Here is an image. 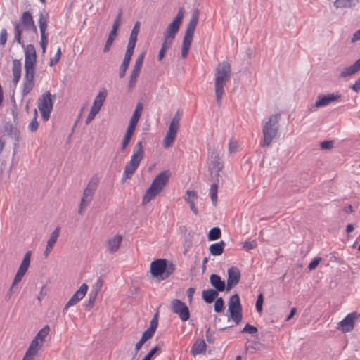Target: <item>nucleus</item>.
I'll list each match as a JSON object with an SVG mask.
<instances>
[{"label": "nucleus", "instance_id": "39", "mask_svg": "<svg viewBox=\"0 0 360 360\" xmlns=\"http://www.w3.org/2000/svg\"><path fill=\"white\" fill-rule=\"evenodd\" d=\"M34 86V81L24 79L22 89V95L23 96L27 95L32 90Z\"/></svg>", "mask_w": 360, "mask_h": 360}, {"label": "nucleus", "instance_id": "9", "mask_svg": "<svg viewBox=\"0 0 360 360\" xmlns=\"http://www.w3.org/2000/svg\"><path fill=\"white\" fill-rule=\"evenodd\" d=\"M56 96H52L49 91H45L37 101L38 108L41 114L42 119L47 121L53 110V100Z\"/></svg>", "mask_w": 360, "mask_h": 360}, {"label": "nucleus", "instance_id": "5", "mask_svg": "<svg viewBox=\"0 0 360 360\" xmlns=\"http://www.w3.org/2000/svg\"><path fill=\"white\" fill-rule=\"evenodd\" d=\"M198 18L199 11L195 9L192 13L184 37L181 53L182 58H186L188 55V50L193 41V37L198 24Z\"/></svg>", "mask_w": 360, "mask_h": 360}, {"label": "nucleus", "instance_id": "15", "mask_svg": "<svg viewBox=\"0 0 360 360\" xmlns=\"http://www.w3.org/2000/svg\"><path fill=\"white\" fill-rule=\"evenodd\" d=\"M176 121H171L166 136L163 140V146L165 148L172 147L176 136L179 126Z\"/></svg>", "mask_w": 360, "mask_h": 360}, {"label": "nucleus", "instance_id": "11", "mask_svg": "<svg viewBox=\"0 0 360 360\" xmlns=\"http://www.w3.org/2000/svg\"><path fill=\"white\" fill-rule=\"evenodd\" d=\"M107 94V90L104 89L102 91H100L96 95L93 103V105L91 106L90 112L86 119V124H89L98 113L106 98Z\"/></svg>", "mask_w": 360, "mask_h": 360}, {"label": "nucleus", "instance_id": "1", "mask_svg": "<svg viewBox=\"0 0 360 360\" xmlns=\"http://www.w3.org/2000/svg\"><path fill=\"white\" fill-rule=\"evenodd\" d=\"M231 76V69L229 63L227 61L219 63L214 72V94L218 106L221 105L224 88L230 81Z\"/></svg>", "mask_w": 360, "mask_h": 360}, {"label": "nucleus", "instance_id": "34", "mask_svg": "<svg viewBox=\"0 0 360 360\" xmlns=\"http://www.w3.org/2000/svg\"><path fill=\"white\" fill-rule=\"evenodd\" d=\"M43 344L41 341L34 338L27 351L37 355L39 350L42 347Z\"/></svg>", "mask_w": 360, "mask_h": 360}, {"label": "nucleus", "instance_id": "57", "mask_svg": "<svg viewBox=\"0 0 360 360\" xmlns=\"http://www.w3.org/2000/svg\"><path fill=\"white\" fill-rule=\"evenodd\" d=\"M159 349V346L157 345L154 347L149 351V352L144 356V358L142 360H151L152 357Z\"/></svg>", "mask_w": 360, "mask_h": 360}, {"label": "nucleus", "instance_id": "49", "mask_svg": "<svg viewBox=\"0 0 360 360\" xmlns=\"http://www.w3.org/2000/svg\"><path fill=\"white\" fill-rule=\"evenodd\" d=\"M37 57H25V68H34Z\"/></svg>", "mask_w": 360, "mask_h": 360}, {"label": "nucleus", "instance_id": "20", "mask_svg": "<svg viewBox=\"0 0 360 360\" xmlns=\"http://www.w3.org/2000/svg\"><path fill=\"white\" fill-rule=\"evenodd\" d=\"M21 22L24 28L27 30H32L35 34L37 33V29L34 25L32 14L29 11L22 13Z\"/></svg>", "mask_w": 360, "mask_h": 360}, {"label": "nucleus", "instance_id": "59", "mask_svg": "<svg viewBox=\"0 0 360 360\" xmlns=\"http://www.w3.org/2000/svg\"><path fill=\"white\" fill-rule=\"evenodd\" d=\"M333 141H324L321 142L320 146L323 150H328L333 148Z\"/></svg>", "mask_w": 360, "mask_h": 360}, {"label": "nucleus", "instance_id": "31", "mask_svg": "<svg viewBox=\"0 0 360 360\" xmlns=\"http://www.w3.org/2000/svg\"><path fill=\"white\" fill-rule=\"evenodd\" d=\"M49 16L45 12H41L39 18V26L41 32V36L46 35V30L47 28Z\"/></svg>", "mask_w": 360, "mask_h": 360}, {"label": "nucleus", "instance_id": "6", "mask_svg": "<svg viewBox=\"0 0 360 360\" xmlns=\"http://www.w3.org/2000/svg\"><path fill=\"white\" fill-rule=\"evenodd\" d=\"M175 270V265L165 259H158L151 262L150 273L162 280L167 278Z\"/></svg>", "mask_w": 360, "mask_h": 360}, {"label": "nucleus", "instance_id": "17", "mask_svg": "<svg viewBox=\"0 0 360 360\" xmlns=\"http://www.w3.org/2000/svg\"><path fill=\"white\" fill-rule=\"evenodd\" d=\"M228 278L226 283V291L229 292L232 288L237 285L240 280L241 274L236 266H231L227 271Z\"/></svg>", "mask_w": 360, "mask_h": 360}, {"label": "nucleus", "instance_id": "22", "mask_svg": "<svg viewBox=\"0 0 360 360\" xmlns=\"http://www.w3.org/2000/svg\"><path fill=\"white\" fill-rule=\"evenodd\" d=\"M209 157L210 159L211 164L217 169V177H219L220 171L223 169V163L220 161L219 153L216 150L209 152Z\"/></svg>", "mask_w": 360, "mask_h": 360}, {"label": "nucleus", "instance_id": "27", "mask_svg": "<svg viewBox=\"0 0 360 360\" xmlns=\"http://www.w3.org/2000/svg\"><path fill=\"white\" fill-rule=\"evenodd\" d=\"M119 27L116 25H112V30L110 32L108 39L105 41L104 48H103V52L107 53L110 51L114 40L115 39L117 35V30Z\"/></svg>", "mask_w": 360, "mask_h": 360}, {"label": "nucleus", "instance_id": "25", "mask_svg": "<svg viewBox=\"0 0 360 360\" xmlns=\"http://www.w3.org/2000/svg\"><path fill=\"white\" fill-rule=\"evenodd\" d=\"M210 282L211 285L214 288V290L217 292H223L224 290H226V285L225 282L221 280V277L215 274H212L210 277Z\"/></svg>", "mask_w": 360, "mask_h": 360}, {"label": "nucleus", "instance_id": "33", "mask_svg": "<svg viewBox=\"0 0 360 360\" xmlns=\"http://www.w3.org/2000/svg\"><path fill=\"white\" fill-rule=\"evenodd\" d=\"M179 25H176V23L171 22L168 27H167V30L164 32V36L167 38H171L174 39L176 33L178 32L179 30Z\"/></svg>", "mask_w": 360, "mask_h": 360}, {"label": "nucleus", "instance_id": "54", "mask_svg": "<svg viewBox=\"0 0 360 360\" xmlns=\"http://www.w3.org/2000/svg\"><path fill=\"white\" fill-rule=\"evenodd\" d=\"M257 332V328L254 326H252L249 323H247L243 329L242 330V333H250V334H255Z\"/></svg>", "mask_w": 360, "mask_h": 360}, {"label": "nucleus", "instance_id": "46", "mask_svg": "<svg viewBox=\"0 0 360 360\" xmlns=\"http://www.w3.org/2000/svg\"><path fill=\"white\" fill-rule=\"evenodd\" d=\"M22 30L18 23L15 24V40L24 46V44L21 40Z\"/></svg>", "mask_w": 360, "mask_h": 360}, {"label": "nucleus", "instance_id": "4", "mask_svg": "<svg viewBox=\"0 0 360 360\" xmlns=\"http://www.w3.org/2000/svg\"><path fill=\"white\" fill-rule=\"evenodd\" d=\"M144 156L142 141H139L133 150L130 160L127 163L122 174V181L131 179Z\"/></svg>", "mask_w": 360, "mask_h": 360}, {"label": "nucleus", "instance_id": "55", "mask_svg": "<svg viewBox=\"0 0 360 360\" xmlns=\"http://www.w3.org/2000/svg\"><path fill=\"white\" fill-rule=\"evenodd\" d=\"M154 333L155 331L148 328L146 330L143 332L141 339L146 342L154 335Z\"/></svg>", "mask_w": 360, "mask_h": 360}, {"label": "nucleus", "instance_id": "24", "mask_svg": "<svg viewBox=\"0 0 360 360\" xmlns=\"http://www.w3.org/2000/svg\"><path fill=\"white\" fill-rule=\"evenodd\" d=\"M22 63L19 59L13 60L12 72L13 75V84L15 86H17L21 77Z\"/></svg>", "mask_w": 360, "mask_h": 360}, {"label": "nucleus", "instance_id": "16", "mask_svg": "<svg viewBox=\"0 0 360 360\" xmlns=\"http://www.w3.org/2000/svg\"><path fill=\"white\" fill-rule=\"evenodd\" d=\"M342 97L339 93H332L326 95L319 94L317 100L314 103V107L316 108L325 107L330 103L338 101Z\"/></svg>", "mask_w": 360, "mask_h": 360}, {"label": "nucleus", "instance_id": "26", "mask_svg": "<svg viewBox=\"0 0 360 360\" xmlns=\"http://www.w3.org/2000/svg\"><path fill=\"white\" fill-rule=\"evenodd\" d=\"M360 70V58L358 59L353 65L347 67L340 72V77L346 78L347 77L354 75Z\"/></svg>", "mask_w": 360, "mask_h": 360}, {"label": "nucleus", "instance_id": "18", "mask_svg": "<svg viewBox=\"0 0 360 360\" xmlns=\"http://www.w3.org/2000/svg\"><path fill=\"white\" fill-rule=\"evenodd\" d=\"M87 290L88 285L86 283H83L65 304L63 311L67 310L70 306H73L79 302L85 296Z\"/></svg>", "mask_w": 360, "mask_h": 360}, {"label": "nucleus", "instance_id": "7", "mask_svg": "<svg viewBox=\"0 0 360 360\" xmlns=\"http://www.w3.org/2000/svg\"><path fill=\"white\" fill-rule=\"evenodd\" d=\"M143 110V104L138 103L136 109L134 111L133 115L130 120L129 124L127 127L126 133L122 141L121 151L124 152L129 145L131 139L134 133L136 124L139 120Z\"/></svg>", "mask_w": 360, "mask_h": 360}, {"label": "nucleus", "instance_id": "21", "mask_svg": "<svg viewBox=\"0 0 360 360\" xmlns=\"http://www.w3.org/2000/svg\"><path fill=\"white\" fill-rule=\"evenodd\" d=\"M122 241V236L121 235H115L112 238L107 240L106 246L108 251L110 254L116 252L119 250Z\"/></svg>", "mask_w": 360, "mask_h": 360}, {"label": "nucleus", "instance_id": "29", "mask_svg": "<svg viewBox=\"0 0 360 360\" xmlns=\"http://www.w3.org/2000/svg\"><path fill=\"white\" fill-rule=\"evenodd\" d=\"M226 245V243L224 240H221L219 243H213L210 245L209 250L211 255L214 256H219L221 255L223 252L224 247Z\"/></svg>", "mask_w": 360, "mask_h": 360}, {"label": "nucleus", "instance_id": "3", "mask_svg": "<svg viewBox=\"0 0 360 360\" xmlns=\"http://www.w3.org/2000/svg\"><path fill=\"white\" fill-rule=\"evenodd\" d=\"M281 113H276L269 116L262 127V139L260 146L262 148H268L271 146L273 140L277 136L279 130V120Z\"/></svg>", "mask_w": 360, "mask_h": 360}, {"label": "nucleus", "instance_id": "63", "mask_svg": "<svg viewBox=\"0 0 360 360\" xmlns=\"http://www.w3.org/2000/svg\"><path fill=\"white\" fill-rule=\"evenodd\" d=\"M185 200L189 204L191 210L196 215L198 213V209L195 205L194 201L189 198H185Z\"/></svg>", "mask_w": 360, "mask_h": 360}, {"label": "nucleus", "instance_id": "30", "mask_svg": "<svg viewBox=\"0 0 360 360\" xmlns=\"http://www.w3.org/2000/svg\"><path fill=\"white\" fill-rule=\"evenodd\" d=\"M218 292L214 289L205 290L202 292V299L206 303L210 304L217 297Z\"/></svg>", "mask_w": 360, "mask_h": 360}, {"label": "nucleus", "instance_id": "42", "mask_svg": "<svg viewBox=\"0 0 360 360\" xmlns=\"http://www.w3.org/2000/svg\"><path fill=\"white\" fill-rule=\"evenodd\" d=\"M217 191H218V184L217 183H214L211 185L210 189V195L211 198V200L212 204L216 206L217 202Z\"/></svg>", "mask_w": 360, "mask_h": 360}, {"label": "nucleus", "instance_id": "51", "mask_svg": "<svg viewBox=\"0 0 360 360\" xmlns=\"http://www.w3.org/2000/svg\"><path fill=\"white\" fill-rule=\"evenodd\" d=\"M158 326V312H156L150 321L149 329L155 332Z\"/></svg>", "mask_w": 360, "mask_h": 360}, {"label": "nucleus", "instance_id": "38", "mask_svg": "<svg viewBox=\"0 0 360 360\" xmlns=\"http://www.w3.org/2000/svg\"><path fill=\"white\" fill-rule=\"evenodd\" d=\"M49 332L50 328L48 325H46L37 333L34 338L44 343V340L46 337L49 335Z\"/></svg>", "mask_w": 360, "mask_h": 360}, {"label": "nucleus", "instance_id": "52", "mask_svg": "<svg viewBox=\"0 0 360 360\" xmlns=\"http://www.w3.org/2000/svg\"><path fill=\"white\" fill-rule=\"evenodd\" d=\"M184 10L183 8H179L177 15L173 20L172 22L176 23V25H181V20L184 18Z\"/></svg>", "mask_w": 360, "mask_h": 360}, {"label": "nucleus", "instance_id": "60", "mask_svg": "<svg viewBox=\"0 0 360 360\" xmlns=\"http://www.w3.org/2000/svg\"><path fill=\"white\" fill-rule=\"evenodd\" d=\"M7 41V31L3 28L0 32V45H4Z\"/></svg>", "mask_w": 360, "mask_h": 360}, {"label": "nucleus", "instance_id": "44", "mask_svg": "<svg viewBox=\"0 0 360 360\" xmlns=\"http://www.w3.org/2000/svg\"><path fill=\"white\" fill-rule=\"evenodd\" d=\"M215 300H215L214 305V311L217 313H219V312L222 311L223 309H224V302L221 297H217Z\"/></svg>", "mask_w": 360, "mask_h": 360}, {"label": "nucleus", "instance_id": "2", "mask_svg": "<svg viewBox=\"0 0 360 360\" xmlns=\"http://www.w3.org/2000/svg\"><path fill=\"white\" fill-rule=\"evenodd\" d=\"M170 176L171 172L169 170H164L155 176L143 197L142 204L143 205L148 204L162 191Z\"/></svg>", "mask_w": 360, "mask_h": 360}, {"label": "nucleus", "instance_id": "53", "mask_svg": "<svg viewBox=\"0 0 360 360\" xmlns=\"http://www.w3.org/2000/svg\"><path fill=\"white\" fill-rule=\"evenodd\" d=\"M257 246V243L256 240H252V241H245L242 245L243 248H244L247 250H253Z\"/></svg>", "mask_w": 360, "mask_h": 360}, {"label": "nucleus", "instance_id": "13", "mask_svg": "<svg viewBox=\"0 0 360 360\" xmlns=\"http://www.w3.org/2000/svg\"><path fill=\"white\" fill-rule=\"evenodd\" d=\"M358 319L356 312L348 314L341 321L338 323L337 329L343 333L351 332L355 326V322Z\"/></svg>", "mask_w": 360, "mask_h": 360}, {"label": "nucleus", "instance_id": "37", "mask_svg": "<svg viewBox=\"0 0 360 360\" xmlns=\"http://www.w3.org/2000/svg\"><path fill=\"white\" fill-rule=\"evenodd\" d=\"M60 231V227L57 226L55 229V230L51 233V236L49 238V240L47 241V244H46V245L49 246V247L53 248V246H54L55 243H56L57 239L59 236Z\"/></svg>", "mask_w": 360, "mask_h": 360}, {"label": "nucleus", "instance_id": "40", "mask_svg": "<svg viewBox=\"0 0 360 360\" xmlns=\"http://www.w3.org/2000/svg\"><path fill=\"white\" fill-rule=\"evenodd\" d=\"M139 73V71L135 70H132L131 72L129 80L128 82L129 91H131L135 86Z\"/></svg>", "mask_w": 360, "mask_h": 360}, {"label": "nucleus", "instance_id": "14", "mask_svg": "<svg viewBox=\"0 0 360 360\" xmlns=\"http://www.w3.org/2000/svg\"><path fill=\"white\" fill-rule=\"evenodd\" d=\"M31 251H27L17 271V273L13 281V286L17 285L22 279L26 274L30 264Z\"/></svg>", "mask_w": 360, "mask_h": 360}, {"label": "nucleus", "instance_id": "48", "mask_svg": "<svg viewBox=\"0 0 360 360\" xmlns=\"http://www.w3.org/2000/svg\"><path fill=\"white\" fill-rule=\"evenodd\" d=\"M60 56H61V49L60 47H58L55 56L50 58L49 63V66H53L56 63H57L60 60Z\"/></svg>", "mask_w": 360, "mask_h": 360}, {"label": "nucleus", "instance_id": "47", "mask_svg": "<svg viewBox=\"0 0 360 360\" xmlns=\"http://www.w3.org/2000/svg\"><path fill=\"white\" fill-rule=\"evenodd\" d=\"M25 57L27 56H30V57H37L36 51H35V48H34V45L29 44L25 47Z\"/></svg>", "mask_w": 360, "mask_h": 360}, {"label": "nucleus", "instance_id": "35", "mask_svg": "<svg viewBox=\"0 0 360 360\" xmlns=\"http://www.w3.org/2000/svg\"><path fill=\"white\" fill-rule=\"evenodd\" d=\"M96 297V292H91L89 294L88 300L83 304L85 310L89 311L90 309H91V308L94 307Z\"/></svg>", "mask_w": 360, "mask_h": 360}, {"label": "nucleus", "instance_id": "8", "mask_svg": "<svg viewBox=\"0 0 360 360\" xmlns=\"http://www.w3.org/2000/svg\"><path fill=\"white\" fill-rule=\"evenodd\" d=\"M98 184V178L95 176L89 180L83 192V195L82 197L78 210L79 214L82 215L84 214V210L89 205L92 200L93 195L97 189Z\"/></svg>", "mask_w": 360, "mask_h": 360}, {"label": "nucleus", "instance_id": "61", "mask_svg": "<svg viewBox=\"0 0 360 360\" xmlns=\"http://www.w3.org/2000/svg\"><path fill=\"white\" fill-rule=\"evenodd\" d=\"M321 260V259L320 257H316L315 259H314L308 266L309 270L311 271L315 269L316 266L319 265Z\"/></svg>", "mask_w": 360, "mask_h": 360}, {"label": "nucleus", "instance_id": "36", "mask_svg": "<svg viewBox=\"0 0 360 360\" xmlns=\"http://www.w3.org/2000/svg\"><path fill=\"white\" fill-rule=\"evenodd\" d=\"M221 229L219 227H213L212 228L207 236L208 240L213 241L218 240L221 238Z\"/></svg>", "mask_w": 360, "mask_h": 360}, {"label": "nucleus", "instance_id": "19", "mask_svg": "<svg viewBox=\"0 0 360 360\" xmlns=\"http://www.w3.org/2000/svg\"><path fill=\"white\" fill-rule=\"evenodd\" d=\"M4 131L7 136L12 137L14 139V148H16L18 143L20 139V130L17 127H14L11 122H7L4 125Z\"/></svg>", "mask_w": 360, "mask_h": 360}, {"label": "nucleus", "instance_id": "12", "mask_svg": "<svg viewBox=\"0 0 360 360\" xmlns=\"http://www.w3.org/2000/svg\"><path fill=\"white\" fill-rule=\"evenodd\" d=\"M171 309L179 315L182 321H186L190 318V311L186 304L179 299H174L171 302Z\"/></svg>", "mask_w": 360, "mask_h": 360}, {"label": "nucleus", "instance_id": "56", "mask_svg": "<svg viewBox=\"0 0 360 360\" xmlns=\"http://www.w3.org/2000/svg\"><path fill=\"white\" fill-rule=\"evenodd\" d=\"M25 75L24 79L34 81V68H25Z\"/></svg>", "mask_w": 360, "mask_h": 360}, {"label": "nucleus", "instance_id": "28", "mask_svg": "<svg viewBox=\"0 0 360 360\" xmlns=\"http://www.w3.org/2000/svg\"><path fill=\"white\" fill-rule=\"evenodd\" d=\"M139 30H140V22L137 21L135 22V24L132 28V30L130 33L129 41L127 44L128 46L135 48Z\"/></svg>", "mask_w": 360, "mask_h": 360}, {"label": "nucleus", "instance_id": "41", "mask_svg": "<svg viewBox=\"0 0 360 360\" xmlns=\"http://www.w3.org/2000/svg\"><path fill=\"white\" fill-rule=\"evenodd\" d=\"M134 48H132V47H130L128 46H127V50H126L122 65L129 67L131 57L134 53Z\"/></svg>", "mask_w": 360, "mask_h": 360}, {"label": "nucleus", "instance_id": "10", "mask_svg": "<svg viewBox=\"0 0 360 360\" xmlns=\"http://www.w3.org/2000/svg\"><path fill=\"white\" fill-rule=\"evenodd\" d=\"M229 311L230 318L238 324L242 320V305L240 301V297L238 294H234L229 300Z\"/></svg>", "mask_w": 360, "mask_h": 360}, {"label": "nucleus", "instance_id": "23", "mask_svg": "<svg viewBox=\"0 0 360 360\" xmlns=\"http://www.w3.org/2000/svg\"><path fill=\"white\" fill-rule=\"evenodd\" d=\"M207 345L203 339H197L191 348V354L195 356L198 354L205 353L206 351Z\"/></svg>", "mask_w": 360, "mask_h": 360}, {"label": "nucleus", "instance_id": "50", "mask_svg": "<svg viewBox=\"0 0 360 360\" xmlns=\"http://www.w3.org/2000/svg\"><path fill=\"white\" fill-rule=\"evenodd\" d=\"M264 302V296L262 293H260L257 299L255 307L257 309V311L258 313H261L262 311V305Z\"/></svg>", "mask_w": 360, "mask_h": 360}, {"label": "nucleus", "instance_id": "45", "mask_svg": "<svg viewBox=\"0 0 360 360\" xmlns=\"http://www.w3.org/2000/svg\"><path fill=\"white\" fill-rule=\"evenodd\" d=\"M145 52H143L141 53L139 57L137 58V59L136 60V62H135V64L134 65V68H133V70H137V71H141V68L142 67V65H143V59H144V57H145Z\"/></svg>", "mask_w": 360, "mask_h": 360}, {"label": "nucleus", "instance_id": "64", "mask_svg": "<svg viewBox=\"0 0 360 360\" xmlns=\"http://www.w3.org/2000/svg\"><path fill=\"white\" fill-rule=\"evenodd\" d=\"M205 337L209 343H213L215 340V336L210 332V328L206 330Z\"/></svg>", "mask_w": 360, "mask_h": 360}, {"label": "nucleus", "instance_id": "58", "mask_svg": "<svg viewBox=\"0 0 360 360\" xmlns=\"http://www.w3.org/2000/svg\"><path fill=\"white\" fill-rule=\"evenodd\" d=\"M173 40H174L173 39L167 38L166 37L164 36L163 42H162L161 49H163L164 50L167 51V49L171 46V45L173 42Z\"/></svg>", "mask_w": 360, "mask_h": 360}, {"label": "nucleus", "instance_id": "62", "mask_svg": "<svg viewBox=\"0 0 360 360\" xmlns=\"http://www.w3.org/2000/svg\"><path fill=\"white\" fill-rule=\"evenodd\" d=\"M238 144L233 141V139H230L229 143V151L230 153H235L237 150Z\"/></svg>", "mask_w": 360, "mask_h": 360}, {"label": "nucleus", "instance_id": "32", "mask_svg": "<svg viewBox=\"0 0 360 360\" xmlns=\"http://www.w3.org/2000/svg\"><path fill=\"white\" fill-rule=\"evenodd\" d=\"M359 0H336L334 6L338 8H352L358 4Z\"/></svg>", "mask_w": 360, "mask_h": 360}, {"label": "nucleus", "instance_id": "43", "mask_svg": "<svg viewBox=\"0 0 360 360\" xmlns=\"http://www.w3.org/2000/svg\"><path fill=\"white\" fill-rule=\"evenodd\" d=\"M39 127V122L37 121V111L35 109L34 111V117L31 122L28 125V129L31 132H34L38 129Z\"/></svg>", "mask_w": 360, "mask_h": 360}]
</instances>
